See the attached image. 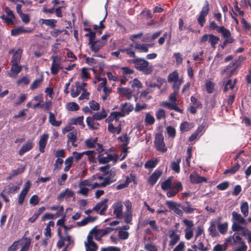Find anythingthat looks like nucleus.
Wrapping results in <instances>:
<instances>
[{
    "label": "nucleus",
    "instance_id": "16",
    "mask_svg": "<svg viewBox=\"0 0 251 251\" xmlns=\"http://www.w3.org/2000/svg\"><path fill=\"white\" fill-rule=\"evenodd\" d=\"M204 238L202 237L197 242V245H194L192 246V249H189L188 251H205L207 249L204 247L203 242Z\"/></svg>",
    "mask_w": 251,
    "mask_h": 251
},
{
    "label": "nucleus",
    "instance_id": "25",
    "mask_svg": "<svg viewBox=\"0 0 251 251\" xmlns=\"http://www.w3.org/2000/svg\"><path fill=\"white\" fill-rule=\"evenodd\" d=\"M247 224H242L238 223H233L232 225V229L233 231L236 232H240L241 234L244 233L247 229L246 228Z\"/></svg>",
    "mask_w": 251,
    "mask_h": 251
},
{
    "label": "nucleus",
    "instance_id": "15",
    "mask_svg": "<svg viewBox=\"0 0 251 251\" xmlns=\"http://www.w3.org/2000/svg\"><path fill=\"white\" fill-rule=\"evenodd\" d=\"M226 241L231 245H237L243 242L242 238L237 233H235L233 235L230 236L226 239Z\"/></svg>",
    "mask_w": 251,
    "mask_h": 251
},
{
    "label": "nucleus",
    "instance_id": "45",
    "mask_svg": "<svg viewBox=\"0 0 251 251\" xmlns=\"http://www.w3.org/2000/svg\"><path fill=\"white\" fill-rule=\"evenodd\" d=\"M24 239L25 242L20 251H27L31 244V240L29 238L24 237L23 239Z\"/></svg>",
    "mask_w": 251,
    "mask_h": 251
},
{
    "label": "nucleus",
    "instance_id": "37",
    "mask_svg": "<svg viewBox=\"0 0 251 251\" xmlns=\"http://www.w3.org/2000/svg\"><path fill=\"white\" fill-rule=\"evenodd\" d=\"M83 116H79L77 118H73L71 120V124L74 125H80L83 128L85 125L83 123Z\"/></svg>",
    "mask_w": 251,
    "mask_h": 251
},
{
    "label": "nucleus",
    "instance_id": "57",
    "mask_svg": "<svg viewBox=\"0 0 251 251\" xmlns=\"http://www.w3.org/2000/svg\"><path fill=\"white\" fill-rule=\"evenodd\" d=\"M106 208V205H96L94 208V210L97 211L100 214L103 215Z\"/></svg>",
    "mask_w": 251,
    "mask_h": 251
},
{
    "label": "nucleus",
    "instance_id": "18",
    "mask_svg": "<svg viewBox=\"0 0 251 251\" xmlns=\"http://www.w3.org/2000/svg\"><path fill=\"white\" fill-rule=\"evenodd\" d=\"M22 66L19 65V63H11L10 72L9 75L10 77H15L22 70Z\"/></svg>",
    "mask_w": 251,
    "mask_h": 251
},
{
    "label": "nucleus",
    "instance_id": "11",
    "mask_svg": "<svg viewBox=\"0 0 251 251\" xmlns=\"http://www.w3.org/2000/svg\"><path fill=\"white\" fill-rule=\"evenodd\" d=\"M48 138V134L44 133L40 136L38 143L39 150L40 152L44 153L45 152V149L47 144Z\"/></svg>",
    "mask_w": 251,
    "mask_h": 251
},
{
    "label": "nucleus",
    "instance_id": "55",
    "mask_svg": "<svg viewBox=\"0 0 251 251\" xmlns=\"http://www.w3.org/2000/svg\"><path fill=\"white\" fill-rule=\"evenodd\" d=\"M42 81H43L42 76L40 78L35 79L33 82L32 84L30 85V89L32 90H33L37 88L38 87H39L40 86V85H41Z\"/></svg>",
    "mask_w": 251,
    "mask_h": 251
},
{
    "label": "nucleus",
    "instance_id": "23",
    "mask_svg": "<svg viewBox=\"0 0 251 251\" xmlns=\"http://www.w3.org/2000/svg\"><path fill=\"white\" fill-rule=\"evenodd\" d=\"M162 31H159L154 33L152 35H151L149 34H146L142 39V41L144 42H150L155 40L161 34Z\"/></svg>",
    "mask_w": 251,
    "mask_h": 251
},
{
    "label": "nucleus",
    "instance_id": "7",
    "mask_svg": "<svg viewBox=\"0 0 251 251\" xmlns=\"http://www.w3.org/2000/svg\"><path fill=\"white\" fill-rule=\"evenodd\" d=\"M168 236L169 238V246L170 247H174L180 240V234L177 230H170Z\"/></svg>",
    "mask_w": 251,
    "mask_h": 251
},
{
    "label": "nucleus",
    "instance_id": "59",
    "mask_svg": "<svg viewBox=\"0 0 251 251\" xmlns=\"http://www.w3.org/2000/svg\"><path fill=\"white\" fill-rule=\"evenodd\" d=\"M167 133L169 137L174 138L176 136L175 128L172 126H168L166 128Z\"/></svg>",
    "mask_w": 251,
    "mask_h": 251
},
{
    "label": "nucleus",
    "instance_id": "60",
    "mask_svg": "<svg viewBox=\"0 0 251 251\" xmlns=\"http://www.w3.org/2000/svg\"><path fill=\"white\" fill-rule=\"evenodd\" d=\"M241 23L242 25V28L245 31H248L251 30V25L249 24L243 18L241 19Z\"/></svg>",
    "mask_w": 251,
    "mask_h": 251
},
{
    "label": "nucleus",
    "instance_id": "13",
    "mask_svg": "<svg viewBox=\"0 0 251 251\" xmlns=\"http://www.w3.org/2000/svg\"><path fill=\"white\" fill-rule=\"evenodd\" d=\"M85 246L86 251H97L98 249V246L92 240L90 235H88L87 241L85 242Z\"/></svg>",
    "mask_w": 251,
    "mask_h": 251
},
{
    "label": "nucleus",
    "instance_id": "3",
    "mask_svg": "<svg viewBox=\"0 0 251 251\" xmlns=\"http://www.w3.org/2000/svg\"><path fill=\"white\" fill-rule=\"evenodd\" d=\"M89 35H90V38H89L88 44L90 49L91 51L96 53L103 48L106 42L101 41V40H95L96 32H91L89 34Z\"/></svg>",
    "mask_w": 251,
    "mask_h": 251
},
{
    "label": "nucleus",
    "instance_id": "40",
    "mask_svg": "<svg viewBox=\"0 0 251 251\" xmlns=\"http://www.w3.org/2000/svg\"><path fill=\"white\" fill-rule=\"evenodd\" d=\"M240 167V165L237 162L231 168L225 170L224 174L225 175H226L227 174H231L232 175L235 174L239 170Z\"/></svg>",
    "mask_w": 251,
    "mask_h": 251
},
{
    "label": "nucleus",
    "instance_id": "22",
    "mask_svg": "<svg viewBox=\"0 0 251 251\" xmlns=\"http://www.w3.org/2000/svg\"><path fill=\"white\" fill-rule=\"evenodd\" d=\"M223 37L225 39L223 43L221 45V47L223 49H225L227 44L232 43L235 40L233 37L231 36L229 30H227V35Z\"/></svg>",
    "mask_w": 251,
    "mask_h": 251
},
{
    "label": "nucleus",
    "instance_id": "9",
    "mask_svg": "<svg viewBox=\"0 0 251 251\" xmlns=\"http://www.w3.org/2000/svg\"><path fill=\"white\" fill-rule=\"evenodd\" d=\"M210 30H216L219 33H221L223 36L227 35L228 29L225 28L224 26H218L214 21L210 23L209 27Z\"/></svg>",
    "mask_w": 251,
    "mask_h": 251
},
{
    "label": "nucleus",
    "instance_id": "38",
    "mask_svg": "<svg viewBox=\"0 0 251 251\" xmlns=\"http://www.w3.org/2000/svg\"><path fill=\"white\" fill-rule=\"evenodd\" d=\"M19 189L20 187L19 186L14 185L12 183H10L3 190H6V192L10 194H15Z\"/></svg>",
    "mask_w": 251,
    "mask_h": 251
},
{
    "label": "nucleus",
    "instance_id": "10",
    "mask_svg": "<svg viewBox=\"0 0 251 251\" xmlns=\"http://www.w3.org/2000/svg\"><path fill=\"white\" fill-rule=\"evenodd\" d=\"M118 158L117 155L114 156L112 154H108L106 156H103L102 154L100 153L97 157L99 163L101 164L109 163L113 160L116 161Z\"/></svg>",
    "mask_w": 251,
    "mask_h": 251
},
{
    "label": "nucleus",
    "instance_id": "36",
    "mask_svg": "<svg viewBox=\"0 0 251 251\" xmlns=\"http://www.w3.org/2000/svg\"><path fill=\"white\" fill-rule=\"evenodd\" d=\"M29 32L27 30L24 28L22 26H19L15 28H13L11 30V35L13 36H17L24 33Z\"/></svg>",
    "mask_w": 251,
    "mask_h": 251
},
{
    "label": "nucleus",
    "instance_id": "21",
    "mask_svg": "<svg viewBox=\"0 0 251 251\" xmlns=\"http://www.w3.org/2000/svg\"><path fill=\"white\" fill-rule=\"evenodd\" d=\"M162 105L165 107H167L170 110H174L176 112L180 113H183V110L180 109L176 103H171L167 101H163L162 103Z\"/></svg>",
    "mask_w": 251,
    "mask_h": 251
},
{
    "label": "nucleus",
    "instance_id": "14",
    "mask_svg": "<svg viewBox=\"0 0 251 251\" xmlns=\"http://www.w3.org/2000/svg\"><path fill=\"white\" fill-rule=\"evenodd\" d=\"M96 120L95 119L93 118V116L87 117L86 122L89 129L92 130H96L99 129L100 125L99 123L95 122Z\"/></svg>",
    "mask_w": 251,
    "mask_h": 251
},
{
    "label": "nucleus",
    "instance_id": "63",
    "mask_svg": "<svg viewBox=\"0 0 251 251\" xmlns=\"http://www.w3.org/2000/svg\"><path fill=\"white\" fill-rule=\"evenodd\" d=\"M79 187L80 188V189L77 192V194H81L85 197H87L88 195L89 189L87 187L81 186Z\"/></svg>",
    "mask_w": 251,
    "mask_h": 251
},
{
    "label": "nucleus",
    "instance_id": "61",
    "mask_svg": "<svg viewBox=\"0 0 251 251\" xmlns=\"http://www.w3.org/2000/svg\"><path fill=\"white\" fill-rule=\"evenodd\" d=\"M185 238L186 240H190L194 235L193 228H185Z\"/></svg>",
    "mask_w": 251,
    "mask_h": 251
},
{
    "label": "nucleus",
    "instance_id": "27",
    "mask_svg": "<svg viewBox=\"0 0 251 251\" xmlns=\"http://www.w3.org/2000/svg\"><path fill=\"white\" fill-rule=\"evenodd\" d=\"M232 217L233 223L247 224L244 218H243L240 214L237 213L236 212L234 211L232 212Z\"/></svg>",
    "mask_w": 251,
    "mask_h": 251
},
{
    "label": "nucleus",
    "instance_id": "28",
    "mask_svg": "<svg viewBox=\"0 0 251 251\" xmlns=\"http://www.w3.org/2000/svg\"><path fill=\"white\" fill-rule=\"evenodd\" d=\"M49 121L50 123L53 126L58 127L62 124V121H56L55 114L51 112H49Z\"/></svg>",
    "mask_w": 251,
    "mask_h": 251
},
{
    "label": "nucleus",
    "instance_id": "33",
    "mask_svg": "<svg viewBox=\"0 0 251 251\" xmlns=\"http://www.w3.org/2000/svg\"><path fill=\"white\" fill-rule=\"evenodd\" d=\"M121 109L126 115H128L130 112L133 110V107L129 103L126 102L121 104Z\"/></svg>",
    "mask_w": 251,
    "mask_h": 251
},
{
    "label": "nucleus",
    "instance_id": "46",
    "mask_svg": "<svg viewBox=\"0 0 251 251\" xmlns=\"http://www.w3.org/2000/svg\"><path fill=\"white\" fill-rule=\"evenodd\" d=\"M66 108L69 111H75L79 110V106L75 102H70L67 103Z\"/></svg>",
    "mask_w": 251,
    "mask_h": 251
},
{
    "label": "nucleus",
    "instance_id": "62",
    "mask_svg": "<svg viewBox=\"0 0 251 251\" xmlns=\"http://www.w3.org/2000/svg\"><path fill=\"white\" fill-rule=\"evenodd\" d=\"M155 115L157 120L164 119L166 117L165 111L163 109H159L156 112Z\"/></svg>",
    "mask_w": 251,
    "mask_h": 251
},
{
    "label": "nucleus",
    "instance_id": "42",
    "mask_svg": "<svg viewBox=\"0 0 251 251\" xmlns=\"http://www.w3.org/2000/svg\"><path fill=\"white\" fill-rule=\"evenodd\" d=\"M131 205H127L126 206V210L127 213L125 216V221L126 223L129 224L131 221L132 217H131Z\"/></svg>",
    "mask_w": 251,
    "mask_h": 251
},
{
    "label": "nucleus",
    "instance_id": "30",
    "mask_svg": "<svg viewBox=\"0 0 251 251\" xmlns=\"http://www.w3.org/2000/svg\"><path fill=\"white\" fill-rule=\"evenodd\" d=\"M5 11L7 14L6 24L8 25L11 24L13 23V20L15 19V15L12 11L8 7L5 9Z\"/></svg>",
    "mask_w": 251,
    "mask_h": 251
},
{
    "label": "nucleus",
    "instance_id": "29",
    "mask_svg": "<svg viewBox=\"0 0 251 251\" xmlns=\"http://www.w3.org/2000/svg\"><path fill=\"white\" fill-rule=\"evenodd\" d=\"M40 24L41 25L45 24L46 25L49 26L51 28H54L57 23V20L55 19H40L39 21Z\"/></svg>",
    "mask_w": 251,
    "mask_h": 251
},
{
    "label": "nucleus",
    "instance_id": "41",
    "mask_svg": "<svg viewBox=\"0 0 251 251\" xmlns=\"http://www.w3.org/2000/svg\"><path fill=\"white\" fill-rule=\"evenodd\" d=\"M67 137L68 142H71L73 146L76 147L77 145L75 144L77 140L76 133L74 131L69 132L67 134Z\"/></svg>",
    "mask_w": 251,
    "mask_h": 251
},
{
    "label": "nucleus",
    "instance_id": "51",
    "mask_svg": "<svg viewBox=\"0 0 251 251\" xmlns=\"http://www.w3.org/2000/svg\"><path fill=\"white\" fill-rule=\"evenodd\" d=\"M205 87L207 92L209 94L212 93L214 90V83L211 81H207L205 83Z\"/></svg>",
    "mask_w": 251,
    "mask_h": 251
},
{
    "label": "nucleus",
    "instance_id": "44",
    "mask_svg": "<svg viewBox=\"0 0 251 251\" xmlns=\"http://www.w3.org/2000/svg\"><path fill=\"white\" fill-rule=\"evenodd\" d=\"M219 40L220 38L218 37L213 34H210L209 42L213 48L215 49L216 48V45L218 43Z\"/></svg>",
    "mask_w": 251,
    "mask_h": 251
},
{
    "label": "nucleus",
    "instance_id": "4",
    "mask_svg": "<svg viewBox=\"0 0 251 251\" xmlns=\"http://www.w3.org/2000/svg\"><path fill=\"white\" fill-rule=\"evenodd\" d=\"M51 209L55 211L54 213H46L42 217V220L54 219L60 216L63 215V207L62 206L58 205L56 206H52Z\"/></svg>",
    "mask_w": 251,
    "mask_h": 251
},
{
    "label": "nucleus",
    "instance_id": "32",
    "mask_svg": "<svg viewBox=\"0 0 251 251\" xmlns=\"http://www.w3.org/2000/svg\"><path fill=\"white\" fill-rule=\"evenodd\" d=\"M114 214L117 218L121 219L123 216L122 205H113Z\"/></svg>",
    "mask_w": 251,
    "mask_h": 251
},
{
    "label": "nucleus",
    "instance_id": "50",
    "mask_svg": "<svg viewBox=\"0 0 251 251\" xmlns=\"http://www.w3.org/2000/svg\"><path fill=\"white\" fill-rule=\"evenodd\" d=\"M173 82H174L173 84V88L174 89V91L179 92L180 86L183 82V78H181L178 79L176 81H174Z\"/></svg>",
    "mask_w": 251,
    "mask_h": 251
},
{
    "label": "nucleus",
    "instance_id": "54",
    "mask_svg": "<svg viewBox=\"0 0 251 251\" xmlns=\"http://www.w3.org/2000/svg\"><path fill=\"white\" fill-rule=\"evenodd\" d=\"M158 163L156 159L155 160H150L148 161L145 164V167L146 168L152 169L156 167Z\"/></svg>",
    "mask_w": 251,
    "mask_h": 251
},
{
    "label": "nucleus",
    "instance_id": "56",
    "mask_svg": "<svg viewBox=\"0 0 251 251\" xmlns=\"http://www.w3.org/2000/svg\"><path fill=\"white\" fill-rule=\"evenodd\" d=\"M236 83V80H234V83H232V81L231 79L228 80L226 83L224 88V91L226 92L228 91L229 89H233L234 87V85Z\"/></svg>",
    "mask_w": 251,
    "mask_h": 251
},
{
    "label": "nucleus",
    "instance_id": "52",
    "mask_svg": "<svg viewBox=\"0 0 251 251\" xmlns=\"http://www.w3.org/2000/svg\"><path fill=\"white\" fill-rule=\"evenodd\" d=\"M145 122L147 125H151L154 123L155 119L150 113H148L145 117Z\"/></svg>",
    "mask_w": 251,
    "mask_h": 251
},
{
    "label": "nucleus",
    "instance_id": "35",
    "mask_svg": "<svg viewBox=\"0 0 251 251\" xmlns=\"http://www.w3.org/2000/svg\"><path fill=\"white\" fill-rule=\"evenodd\" d=\"M134 48L139 52H148L149 51L146 44L144 43H135Z\"/></svg>",
    "mask_w": 251,
    "mask_h": 251
},
{
    "label": "nucleus",
    "instance_id": "12",
    "mask_svg": "<svg viewBox=\"0 0 251 251\" xmlns=\"http://www.w3.org/2000/svg\"><path fill=\"white\" fill-rule=\"evenodd\" d=\"M51 58L52 59V62L50 68V73L52 75H56L58 73L59 70L63 69V67L60 66V63L56 62L57 56H52Z\"/></svg>",
    "mask_w": 251,
    "mask_h": 251
},
{
    "label": "nucleus",
    "instance_id": "5",
    "mask_svg": "<svg viewBox=\"0 0 251 251\" xmlns=\"http://www.w3.org/2000/svg\"><path fill=\"white\" fill-rule=\"evenodd\" d=\"M154 144L156 150L162 152L167 151V148L164 142V137L162 133H157L155 136Z\"/></svg>",
    "mask_w": 251,
    "mask_h": 251
},
{
    "label": "nucleus",
    "instance_id": "53",
    "mask_svg": "<svg viewBox=\"0 0 251 251\" xmlns=\"http://www.w3.org/2000/svg\"><path fill=\"white\" fill-rule=\"evenodd\" d=\"M209 11V4L208 1L206 0L205 1V4L203 5L201 12L200 14L202 15H204L206 17L208 15Z\"/></svg>",
    "mask_w": 251,
    "mask_h": 251
},
{
    "label": "nucleus",
    "instance_id": "17",
    "mask_svg": "<svg viewBox=\"0 0 251 251\" xmlns=\"http://www.w3.org/2000/svg\"><path fill=\"white\" fill-rule=\"evenodd\" d=\"M33 147V143L32 141L29 140L26 141V143L24 144L19 151L18 153L22 156L25 152L31 150Z\"/></svg>",
    "mask_w": 251,
    "mask_h": 251
},
{
    "label": "nucleus",
    "instance_id": "49",
    "mask_svg": "<svg viewBox=\"0 0 251 251\" xmlns=\"http://www.w3.org/2000/svg\"><path fill=\"white\" fill-rule=\"evenodd\" d=\"M97 140V138L94 139H92L91 138L85 140V144L88 148H94L95 147V144H96Z\"/></svg>",
    "mask_w": 251,
    "mask_h": 251
},
{
    "label": "nucleus",
    "instance_id": "1",
    "mask_svg": "<svg viewBox=\"0 0 251 251\" xmlns=\"http://www.w3.org/2000/svg\"><path fill=\"white\" fill-rule=\"evenodd\" d=\"M174 177L169 176L166 180L160 183L161 188L163 191H167V196L169 198L175 196L183 190V186L180 181L172 183Z\"/></svg>",
    "mask_w": 251,
    "mask_h": 251
},
{
    "label": "nucleus",
    "instance_id": "8",
    "mask_svg": "<svg viewBox=\"0 0 251 251\" xmlns=\"http://www.w3.org/2000/svg\"><path fill=\"white\" fill-rule=\"evenodd\" d=\"M162 174L163 171L162 170L159 169L155 170L148 179L147 182L149 184L153 186L162 175Z\"/></svg>",
    "mask_w": 251,
    "mask_h": 251
},
{
    "label": "nucleus",
    "instance_id": "19",
    "mask_svg": "<svg viewBox=\"0 0 251 251\" xmlns=\"http://www.w3.org/2000/svg\"><path fill=\"white\" fill-rule=\"evenodd\" d=\"M117 92L120 95L126 97L128 100H130L132 98V91L129 88L126 87L118 88Z\"/></svg>",
    "mask_w": 251,
    "mask_h": 251
},
{
    "label": "nucleus",
    "instance_id": "47",
    "mask_svg": "<svg viewBox=\"0 0 251 251\" xmlns=\"http://www.w3.org/2000/svg\"><path fill=\"white\" fill-rule=\"evenodd\" d=\"M228 224L227 223H224L223 224H218L217 225V228L219 232L224 234L226 233L227 231Z\"/></svg>",
    "mask_w": 251,
    "mask_h": 251
},
{
    "label": "nucleus",
    "instance_id": "26",
    "mask_svg": "<svg viewBox=\"0 0 251 251\" xmlns=\"http://www.w3.org/2000/svg\"><path fill=\"white\" fill-rule=\"evenodd\" d=\"M194 126L193 123L183 122L180 125V131L181 133L188 131Z\"/></svg>",
    "mask_w": 251,
    "mask_h": 251
},
{
    "label": "nucleus",
    "instance_id": "31",
    "mask_svg": "<svg viewBox=\"0 0 251 251\" xmlns=\"http://www.w3.org/2000/svg\"><path fill=\"white\" fill-rule=\"evenodd\" d=\"M107 116V113L104 108H102L100 112H97L94 113L93 115V118L95 119L96 121H100L105 118Z\"/></svg>",
    "mask_w": 251,
    "mask_h": 251
},
{
    "label": "nucleus",
    "instance_id": "39",
    "mask_svg": "<svg viewBox=\"0 0 251 251\" xmlns=\"http://www.w3.org/2000/svg\"><path fill=\"white\" fill-rule=\"evenodd\" d=\"M217 227L216 223L214 222L211 223V225L208 228L210 235L212 237H216L219 235V233L217 230Z\"/></svg>",
    "mask_w": 251,
    "mask_h": 251
},
{
    "label": "nucleus",
    "instance_id": "43",
    "mask_svg": "<svg viewBox=\"0 0 251 251\" xmlns=\"http://www.w3.org/2000/svg\"><path fill=\"white\" fill-rule=\"evenodd\" d=\"M178 79H179V74L176 71H174L168 75L167 80L168 82L170 83L176 81Z\"/></svg>",
    "mask_w": 251,
    "mask_h": 251
},
{
    "label": "nucleus",
    "instance_id": "6",
    "mask_svg": "<svg viewBox=\"0 0 251 251\" xmlns=\"http://www.w3.org/2000/svg\"><path fill=\"white\" fill-rule=\"evenodd\" d=\"M114 228L111 227H107L105 229H92L88 235H90L92 237V240L94 238L97 240H100L101 237L107 233L110 230H113Z\"/></svg>",
    "mask_w": 251,
    "mask_h": 251
},
{
    "label": "nucleus",
    "instance_id": "48",
    "mask_svg": "<svg viewBox=\"0 0 251 251\" xmlns=\"http://www.w3.org/2000/svg\"><path fill=\"white\" fill-rule=\"evenodd\" d=\"M118 140L124 142L122 145H124V146H127L129 144L130 137L127 136L126 133H125L123 136H119L118 138Z\"/></svg>",
    "mask_w": 251,
    "mask_h": 251
},
{
    "label": "nucleus",
    "instance_id": "20",
    "mask_svg": "<svg viewBox=\"0 0 251 251\" xmlns=\"http://www.w3.org/2000/svg\"><path fill=\"white\" fill-rule=\"evenodd\" d=\"M190 180L192 183L198 184L202 182H206V178L203 176H201L198 174H191L190 175Z\"/></svg>",
    "mask_w": 251,
    "mask_h": 251
},
{
    "label": "nucleus",
    "instance_id": "2",
    "mask_svg": "<svg viewBox=\"0 0 251 251\" xmlns=\"http://www.w3.org/2000/svg\"><path fill=\"white\" fill-rule=\"evenodd\" d=\"M128 62L134 65L135 68L138 71L142 72L145 75L151 74L152 66L144 58L137 57L128 61Z\"/></svg>",
    "mask_w": 251,
    "mask_h": 251
},
{
    "label": "nucleus",
    "instance_id": "64",
    "mask_svg": "<svg viewBox=\"0 0 251 251\" xmlns=\"http://www.w3.org/2000/svg\"><path fill=\"white\" fill-rule=\"evenodd\" d=\"M131 86L132 88L136 87L138 89H141L143 87L141 82L137 78H134L133 80Z\"/></svg>",
    "mask_w": 251,
    "mask_h": 251
},
{
    "label": "nucleus",
    "instance_id": "34",
    "mask_svg": "<svg viewBox=\"0 0 251 251\" xmlns=\"http://www.w3.org/2000/svg\"><path fill=\"white\" fill-rule=\"evenodd\" d=\"M181 158H178L176 159V161H173L171 163V168L173 171L176 173H179L180 171L179 164L181 162Z\"/></svg>",
    "mask_w": 251,
    "mask_h": 251
},
{
    "label": "nucleus",
    "instance_id": "58",
    "mask_svg": "<svg viewBox=\"0 0 251 251\" xmlns=\"http://www.w3.org/2000/svg\"><path fill=\"white\" fill-rule=\"evenodd\" d=\"M24 240V239H23L22 238L20 240L15 241L12 245L8 248V251H16L18 249L20 242Z\"/></svg>",
    "mask_w": 251,
    "mask_h": 251
},
{
    "label": "nucleus",
    "instance_id": "24",
    "mask_svg": "<svg viewBox=\"0 0 251 251\" xmlns=\"http://www.w3.org/2000/svg\"><path fill=\"white\" fill-rule=\"evenodd\" d=\"M23 50L21 49H18L16 52H15L12 57L11 63H19L21 61L22 53Z\"/></svg>",
    "mask_w": 251,
    "mask_h": 251
}]
</instances>
